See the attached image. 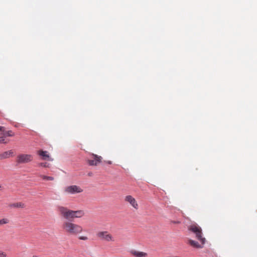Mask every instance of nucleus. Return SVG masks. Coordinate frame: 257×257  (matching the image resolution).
Returning <instances> with one entry per match:
<instances>
[{
	"mask_svg": "<svg viewBox=\"0 0 257 257\" xmlns=\"http://www.w3.org/2000/svg\"><path fill=\"white\" fill-rule=\"evenodd\" d=\"M57 210L64 218L68 220L73 219L75 218H80L84 215L83 210L73 211L60 205L57 207Z\"/></svg>",
	"mask_w": 257,
	"mask_h": 257,
	"instance_id": "nucleus-1",
	"label": "nucleus"
},
{
	"mask_svg": "<svg viewBox=\"0 0 257 257\" xmlns=\"http://www.w3.org/2000/svg\"><path fill=\"white\" fill-rule=\"evenodd\" d=\"M62 228L67 233L74 235H77L83 231V228L81 225L68 221H65L63 223Z\"/></svg>",
	"mask_w": 257,
	"mask_h": 257,
	"instance_id": "nucleus-2",
	"label": "nucleus"
},
{
	"mask_svg": "<svg viewBox=\"0 0 257 257\" xmlns=\"http://www.w3.org/2000/svg\"><path fill=\"white\" fill-rule=\"evenodd\" d=\"M189 229L195 234L196 237L200 241L202 244H204L205 238L202 236V229L200 226L197 224H192L190 226Z\"/></svg>",
	"mask_w": 257,
	"mask_h": 257,
	"instance_id": "nucleus-3",
	"label": "nucleus"
},
{
	"mask_svg": "<svg viewBox=\"0 0 257 257\" xmlns=\"http://www.w3.org/2000/svg\"><path fill=\"white\" fill-rule=\"evenodd\" d=\"M33 157L30 154H20L17 156V162L18 164H26L33 160Z\"/></svg>",
	"mask_w": 257,
	"mask_h": 257,
	"instance_id": "nucleus-4",
	"label": "nucleus"
},
{
	"mask_svg": "<svg viewBox=\"0 0 257 257\" xmlns=\"http://www.w3.org/2000/svg\"><path fill=\"white\" fill-rule=\"evenodd\" d=\"M64 191L67 194H74L82 192L83 190L78 186L71 185L65 187Z\"/></svg>",
	"mask_w": 257,
	"mask_h": 257,
	"instance_id": "nucleus-5",
	"label": "nucleus"
},
{
	"mask_svg": "<svg viewBox=\"0 0 257 257\" xmlns=\"http://www.w3.org/2000/svg\"><path fill=\"white\" fill-rule=\"evenodd\" d=\"M97 236L101 240L106 241H113L114 240L112 236L107 231H100L97 234Z\"/></svg>",
	"mask_w": 257,
	"mask_h": 257,
	"instance_id": "nucleus-6",
	"label": "nucleus"
},
{
	"mask_svg": "<svg viewBox=\"0 0 257 257\" xmlns=\"http://www.w3.org/2000/svg\"><path fill=\"white\" fill-rule=\"evenodd\" d=\"M91 156L92 157V160H88L87 162L90 166H97L98 164L101 162L102 158L97 155L92 154Z\"/></svg>",
	"mask_w": 257,
	"mask_h": 257,
	"instance_id": "nucleus-7",
	"label": "nucleus"
},
{
	"mask_svg": "<svg viewBox=\"0 0 257 257\" xmlns=\"http://www.w3.org/2000/svg\"><path fill=\"white\" fill-rule=\"evenodd\" d=\"M125 201L130 203V204L136 209L139 208L138 204L135 198L131 195H127L124 198Z\"/></svg>",
	"mask_w": 257,
	"mask_h": 257,
	"instance_id": "nucleus-8",
	"label": "nucleus"
},
{
	"mask_svg": "<svg viewBox=\"0 0 257 257\" xmlns=\"http://www.w3.org/2000/svg\"><path fill=\"white\" fill-rule=\"evenodd\" d=\"M130 252L135 257H147L148 255L146 252L138 251L135 249L130 250Z\"/></svg>",
	"mask_w": 257,
	"mask_h": 257,
	"instance_id": "nucleus-9",
	"label": "nucleus"
},
{
	"mask_svg": "<svg viewBox=\"0 0 257 257\" xmlns=\"http://www.w3.org/2000/svg\"><path fill=\"white\" fill-rule=\"evenodd\" d=\"M13 154L12 151H9L0 154V160H3L9 158Z\"/></svg>",
	"mask_w": 257,
	"mask_h": 257,
	"instance_id": "nucleus-10",
	"label": "nucleus"
},
{
	"mask_svg": "<svg viewBox=\"0 0 257 257\" xmlns=\"http://www.w3.org/2000/svg\"><path fill=\"white\" fill-rule=\"evenodd\" d=\"M38 154L42 158L43 160L49 158L48 153L46 151L40 150L38 152Z\"/></svg>",
	"mask_w": 257,
	"mask_h": 257,
	"instance_id": "nucleus-11",
	"label": "nucleus"
},
{
	"mask_svg": "<svg viewBox=\"0 0 257 257\" xmlns=\"http://www.w3.org/2000/svg\"><path fill=\"white\" fill-rule=\"evenodd\" d=\"M10 207H16V208H24L25 205L23 203L19 202V203H12L9 205Z\"/></svg>",
	"mask_w": 257,
	"mask_h": 257,
	"instance_id": "nucleus-12",
	"label": "nucleus"
},
{
	"mask_svg": "<svg viewBox=\"0 0 257 257\" xmlns=\"http://www.w3.org/2000/svg\"><path fill=\"white\" fill-rule=\"evenodd\" d=\"M189 243L192 246L196 248H202V245H200L197 241L191 239L189 240Z\"/></svg>",
	"mask_w": 257,
	"mask_h": 257,
	"instance_id": "nucleus-13",
	"label": "nucleus"
},
{
	"mask_svg": "<svg viewBox=\"0 0 257 257\" xmlns=\"http://www.w3.org/2000/svg\"><path fill=\"white\" fill-rule=\"evenodd\" d=\"M14 135H15V134L12 131H7L4 134V136L5 137H6V136L13 137Z\"/></svg>",
	"mask_w": 257,
	"mask_h": 257,
	"instance_id": "nucleus-14",
	"label": "nucleus"
},
{
	"mask_svg": "<svg viewBox=\"0 0 257 257\" xmlns=\"http://www.w3.org/2000/svg\"><path fill=\"white\" fill-rule=\"evenodd\" d=\"M9 141L6 140V137L4 136L0 137V144H6Z\"/></svg>",
	"mask_w": 257,
	"mask_h": 257,
	"instance_id": "nucleus-15",
	"label": "nucleus"
},
{
	"mask_svg": "<svg viewBox=\"0 0 257 257\" xmlns=\"http://www.w3.org/2000/svg\"><path fill=\"white\" fill-rule=\"evenodd\" d=\"M40 177L43 179V180H54V178L53 177L51 176H47L45 175H40Z\"/></svg>",
	"mask_w": 257,
	"mask_h": 257,
	"instance_id": "nucleus-16",
	"label": "nucleus"
},
{
	"mask_svg": "<svg viewBox=\"0 0 257 257\" xmlns=\"http://www.w3.org/2000/svg\"><path fill=\"white\" fill-rule=\"evenodd\" d=\"M9 222V220L8 219L4 218L2 219H0V225H3L5 224H7Z\"/></svg>",
	"mask_w": 257,
	"mask_h": 257,
	"instance_id": "nucleus-17",
	"label": "nucleus"
},
{
	"mask_svg": "<svg viewBox=\"0 0 257 257\" xmlns=\"http://www.w3.org/2000/svg\"><path fill=\"white\" fill-rule=\"evenodd\" d=\"M39 166L47 168L49 167V164L47 163H41L38 165Z\"/></svg>",
	"mask_w": 257,
	"mask_h": 257,
	"instance_id": "nucleus-18",
	"label": "nucleus"
},
{
	"mask_svg": "<svg viewBox=\"0 0 257 257\" xmlns=\"http://www.w3.org/2000/svg\"><path fill=\"white\" fill-rule=\"evenodd\" d=\"M0 257H8V255L5 252L0 250Z\"/></svg>",
	"mask_w": 257,
	"mask_h": 257,
	"instance_id": "nucleus-19",
	"label": "nucleus"
},
{
	"mask_svg": "<svg viewBox=\"0 0 257 257\" xmlns=\"http://www.w3.org/2000/svg\"><path fill=\"white\" fill-rule=\"evenodd\" d=\"M79 239L83 240H86L88 239V237L87 236H81L79 237Z\"/></svg>",
	"mask_w": 257,
	"mask_h": 257,
	"instance_id": "nucleus-20",
	"label": "nucleus"
},
{
	"mask_svg": "<svg viewBox=\"0 0 257 257\" xmlns=\"http://www.w3.org/2000/svg\"><path fill=\"white\" fill-rule=\"evenodd\" d=\"M5 132V127L0 126V132Z\"/></svg>",
	"mask_w": 257,
	"mask_h": 257,
	"instance_id": "nucleus-21",
	"label": "nucleus"
},
{
	"mask_svg": "<svg viewBox=\"0 0 257 257\" xmlns=\"http://www.w3.org/2000/svg\"><path fill=\"white\" fill-rule=\"evenodd\" d=\"M172 223H176V224H179L180 223V221H172Z\"/></svg>",
	"mask_w": 257,
	"mask_h": 257,
	"instance_id": "nucleus-22",
	"label": "nucleus"
},
{
	"mask_svg": "<svg viewBox=\"0 0 257 257\" xmlns=\"http://www.w3.org/2000/svg\"><path fill=\"white\" fill-rule=\"evenodd\" d=\"M105 163H106L108 164H112V162L111 161H104Z\"/></svg>",
	"mask_w": 257,
	"mask_h": 257,
	"instance_id": "nucleus-23",
	"label": "nucleus"
},
{
	"mask_svg": "<svg viewBox=\"0 0 257 257\" xmlns=\"http://www.w3.org/2000/svg\"><path fill=\"white\" fill-rule=\"evenodd\" d=\"M3 189V187L2 186V185H0V190H2Z\"/></svg>",
	"mask_w": 257,
	"mask_h": 257,
	"instance_id": "nucleus-24",
	"label": "nucleus"
},
{
	"mask_svg": "<svg viewBox=\"0 0 257 257\" xmlns=\"http://www.w3.org/2000/svg\"><path fill=\"white\" fill-rule=\"evenodd\" d=\"M92 173H88V175H89V176H91V175H92Z\"/></svg>",
	"mask_w": 257,
	"mask_h": 257,
	"instance_id": "nucleus-25",
	"label": "nucleus"
},
{
	"mask_svg": "<svg viewBox=\"0 0 257 257\" xmlns=\"http://www.w3.org/2000/svg\"><path fill=\"white\" fill-rule=\"evenodd\" d=\"M33 257H38V256L36 255H34V256H33Z\"/></svg>",
	"mask_w": 257,
	"mask_h": 257,
	"instance_id": "nucleus-26",
	"label": "nucleus"
}]
</instances>
